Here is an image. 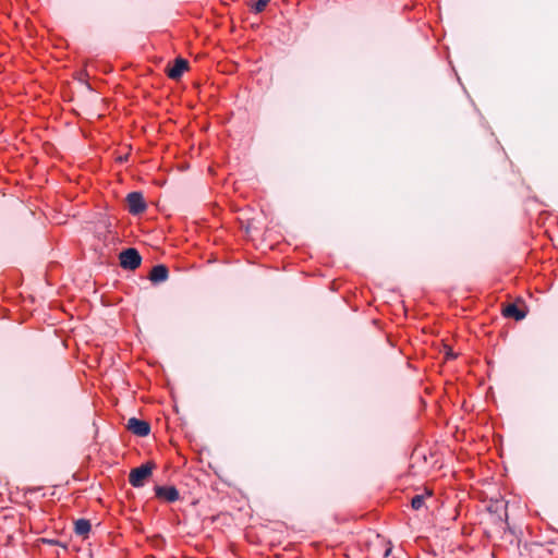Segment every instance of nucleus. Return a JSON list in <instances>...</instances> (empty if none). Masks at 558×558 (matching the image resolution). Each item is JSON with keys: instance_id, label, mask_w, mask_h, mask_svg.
Segmentation results:
<instances>
[{"instance_id": "obj_11", "label": "nucleus", "mask_w": 558, "mask_h": 558, "mask_svg": "<svg viewBox=\"0 0 558 558\" xmlns=\"http://www.w3.org/2000/svg\"><path fill=\"white\" fill-rule=\"evenodd\" d=\"M411 506L414 510H420L424 506V496L415 495L411 500Z\"/></svg>"}, {"instance_id": "obj_8", "label": "nucleus", "mask_w": 558, "mask_h": 558, "mask_svg": "<svg viewBox=\"0 0 558 558\" xmlns=\"http://www.w3.org/2000/svg\"><path fill=\"white\" fill-rule=\"evenodd\" d=\"M92 524L87 519H78L74 522V532L78 536L86 537L90 532Z\"/></svg>"}, {"instance_id": "obj_7", "label": "nucleus", "mask_w": 558, "mask_h": 558, "mask_svg": "<svg viewBox=\"0 0 558 558\" xmlns=\"http://www.w3.org/2000/svg\"><path fill=\"white\" fill-rule=\"evenodd\" d=\"M169 277V270L166 265L157 264L155 265L148 275V279L154 283L158 284L165 282Z\"/></svg>"}, {"instance_id": "obj_4", "label": "nucleus", "mask_w": 558, "mask_h": 558, "mask_svg": "<svg viewBox=\"0 0 558 558\" xmlns=\"http://www.w3.org/2000/svg\"><path fill=\"white\" fill-rule=\"evenodd\" d=\"M189 69V61L182 57L174 59L172 65L167 70V75L171 80H179L183 73Z\"/></svg>"}, {"instance_id": "obj_3", "label": "nucleus", "mask_w": 558, "mask_h": 558, "mask_svg": "<svg viewBox=\"0 0 558 558\" xmlns=\"http://www.w3.org/2000/svg\"><path fill=\"white\" fill-rule=\"evenodd\" d=\"M128 209L132 215H140L147 208V204L141 192L134 191L126 196Z\"/></svg>"}, {"instance_id": "obj_10", "label": "nucleus", "mask_w": 558, "mask_h": 558, "mask_svg": "<svg viewBox=\"0 0 558 558\" xmlns=\"http://www.w3.org/2000/svg\"><path fill=\"white\" fill-rule=\"evenodd\" d=\"M501 314H524L515 304L502 305Z\"/></svg>"}, {"instance_id": "obj_1", "label": "nucleus", "mask_w": 558, "mask_h": 558, "mask_svg": "<svg viewBox=\"0 0 558 558\" xmlns=\"http://www.w3.org/2000/svg\"><path fill=\"white\" fill-rule=\"evenodd\" d=\"M120 266L125 270H135L142 264V256L137 248L128 247L119 254Z\"/></svg>"}, {"instance_id": "obj_9", "label": "nucleus", "mask_w": 558, "mask_h": 558, "mask_svg": "<svg viewBox=\"0 0 558 558\" xmlns=\"http://www.w3.org/2000/svg\"><path fill=\"white\" fill-rule=\"evenodd\" d=\"M269 1L270 0H250L247 3L252 12L260 13L265 10Z\"/></svg>"}, {"instance_id": "obj_2", "label": "nucleus", "mask_w": 558, "mask_h": 558, "mask_svg": "<svg viewBox=\"0 0 558 558\" xmlns=\"http://www.w3.org/2000/svg\"><path fill=\"white\" fill-rule=\"evenodd\" d=\"M154 463L147 462L131 470L129 482L133 487H143L146 480L151 475Z\"/></svg>"}, {"instance_id": "obj_6", "label": "nucleus", "mask_w": 558, "mask_h": 558, "mask_svg": "<svg viewBox=\"0 0 558 558\" xmlns=\"http://www.w3.org/2000/svg\"><path fill=\"white\" fill-rule=\"evenodd\" d=\"M128 429L138 437H145L150 433V425L144 420L131 417L128 421Z\"/></svg>"}, {"instance_id": "obj_12", "label": "nucleus", "mask_w": 558, "mask_h": 558, "mask_svg": "<svg viewBox=\"0 0 558 558\" xmlns=\"http://www.w3.org/2000/svg\"><path fill=\"white\" fill-rule=\"evenodd\" d=\"M515 320H521L523 319L525 316H513Z\"/></svg>"}, {"instance_id": "obj_5", "label": "nucleus", "mask_w": 558, "mask_h": 558, "mask_svg": "<svg viewBox=\"0 0 558 558\" xmlns=\"http://www.w3.org/2000/svg\"><path fill=\"white\" fill-rule=\"evenodd\" d=\"M155 495L157 498L167 501L174 502L179 500L180 494L179 490L174 486H155Z\"/></svg>"}]
</instances>
